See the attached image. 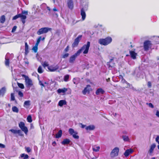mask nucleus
Segmentation results:
<instances>
[{"instance_id": "nucleus-47", "label": "nucleus", "mask_w": 159, "mask_h": 159, "mask_svg": "<svg viewBox=\"0 0 159 159\" xmlns=\"http://www.w3.org/2000/svg\"><path fill=\"white\" fill-rule=\"evenodd\" d=\"M18 95L20 96V97H22L23 96V93L21 92L20 91H19L18 92Z\"/></svg>"}, {"instance_id": "nucleus-42", "label": "nucleus", "mask_w": 159, "mask_h": 159, "mask_svg": "<svg viewBox=\"0 0 159 159\" xmlns=\"http://www.w3.org/2000/svg\"><path fill=\"white\" fill-rule=\"evenodd\" d=\"M123 139L125 141H127L129 140V138L126 136H122Z\"/></svg>"}, {"instance_id": "nucleus-55", "label": "nucleus", "mask_w": 159, "mask_h": 159, "mask_svg": "<svg viewBox=\"0 0 159 159\" xmlns=\"http://www.w3.org/2000/svg\"><path fill=\"white\" fill-rule=\"evenodd\" d=\"M124 80L125 82V83L127 84V85L129 87L130 86V84L129 83H128L127 81H126L125 79H124Z\"/></svg>"}, {"instance_id": "nucleus-57", "label": "nucleus", "mask_w": 159, "mask_h": 159, "mask_svg": "<svg viewBox=\"0 0 159 159\" xmlns=\"http://www.w3.org/2000/svg\"><path fill=\"white\" fill-rule=\"evenodd\" d=\"M39 44V43H38L36 42V43L34 46L37 47H38Z\"/></svg>"}, {"instance_id": "nucleus-54", "label": "nucleus", "mask_w": 159, "mask_h": 159, "mask_svg": "<svg viewBox=\"0 0 159 159\" xmlns=\"http://www.w3.org/2000/svg\"><path fill=\"white\" fill-rule=\"evenodd\" d=\"M156 115L157 117H159V111H157Z\"/></svg>"}, {"instance_id": "nucleus-43", "label": "nucleus", "mask_w": 159, "mask_h": 159, "mask_svg": "<svg viewBox=\"0 0 159 159\" xmlns=\"http://www.w3.org/2000/svg\"><path fill=\"white\" fill-rule=\"evenodd\" d=\"M25 150L28 153L30 152L31 151V149L29 147H25Z\"/></svg>"}, {"instance_id": "nucleus-38", "label": "nucleus", "mask_w": 159, "mask_h": 159, "mask_svg": "<svg viewBox=\"0 0 159 159\" xmlns=\"http://www.w3.org/2000/svg\"><path fill=\"white\" fill-rule=\"evenodd\" d=\"M30 105V101L29 100L26 101L24 102V105L29 106Z\"/></svg>"}, {"instance_id": "nucleus-58", "label": "nucleus", "mask_w": 159, "mask_h": 159, "mask_svg": "<svg viewBox=\"0 0 159 159\" xmlns=\"http://www.w3.org/2000/svg\"><path fill=\"white\" fill-rule=\"evenodd\" d=\"M53 10L54 11H58V10L57 9H56L55 7L53 8Z\"/></svg>"}, {"instance_id": "nucleus-19", "label": "nucleus", "mask_w": 159, "mask_h": 159, "mask_svg": "<svg viewBox=\"0 0 159 159\" xmlns=\"http://www.w3.org/2000/svg\"><path fill=\"white\" fill-rule=\"evenodd\" d=\"M105 93V91L102 88L98 89L96 91L95 93L97 95H98L100 93L103 94Z\"/></svg>"}, {"instance_id": "nucleus-26", "label": "nucleus", "mask_w": 159, "mask_h": 159, "mask_svg": "<svg viewBox=\"0 0 159 159\" xmlns=\"http://www.w3.org/2000/svg\"><path fill=\"white\" fill-rule=\"evenodd\" d=\"M95 128V126L93 125H89L85 127V129L86 130H93Z\"/></svg>"}, {"instance_id": "nucleus-60", "label": "nucleus", "mask_w": 159, "mask_h": 159, "mask_svg": "<svg viewBox=\"0 0 159 159\" xmlns=\"http://www.w3.org/2000/svg\"><path fill=\"white\" fill-rule=\"evenodd\" d=\"M47 9H48L49 11H50L51 10V9H50V7H47Z\"/></svg>"}, {"instance_id": "nucleus-48", "label": "nucleus", "mask_w": 159, "mask_h": 159, "mask_svg": "<svg viewBox=\"0 0 159 159\" xmlns=\"http://www.w3.org/2000/svg\"><path fill=\"white\" fill-rule=\"evenodd\" d=\"M41 36H40L39 37V38L37 40L36 42L38 43H39L41 39Z\"/></svg>"}, {"instance_id": "nucleus-23", "label": "nucleus", "mask_w": 159, "mask_h": 159, "mask_svg": "<svg viewBox=\"0 0 159 159\" xmlns=\"http://www.w3.org/2000/svg\"><path fill=\"white\" fill-rule=\"evenodd\" d=\"M67 90V88H64L62 89H59L57 90L58 93H65L66 92Z\"/></svg>"}, {"instance_id": "nucleus-53", "label": "nucleus", "mask_w": 159, "mask_h": 159, "mask_svg": "<svg viewBox=\"0 0 159 159\" xmlns=\"http://www.w3.org/2000/svg\"><path fill=\"white\" fill-rule=\"evenodd\" d=\"M57 144L56 143L55 141H53L52 142V145L53 146H55Z\"/></svg>"}, {"instance_id": "nucleus-16", "label": "nucleus", "mask_w": 159, "mask_h": 159, "mask_svg": "<svg viewBox=\"0 0 159 159\" xmlns=\"http://www.w3.org/2000/svg\"><path fill=\"white\" fill-rule=\"evenodd\" d=\"M91 87L90 85L88 84L86 86V87H85L84 89L82 91V93L83 94L85 95L87 92L89 93L90 92V90L89 88Z\"/></svg>"}, {"instance_id": "nucleus-5", "label": "nucleus", "mask_w": 159, "mask_h": 159, "mask_svg": "<svg viewBox=\"0 0 159 159\" xmlns=\"http://www.w3.org/2000/svg\"><path fill=\"white\" fill-rule=\"evenodd\" d=\"M51 28L47 27L42 28L38 30L37 32V34L40 35L48 33L49 31H51Z\"/></svg>"}, {"instance_id": "nucleus-59", "label": "nucleus", "mask_w": 159, "mask_h": 159, "mask_svg": "<svg viewBox=\"0 0 159 159\" xmlns=\"http://www.w3.org/2000/svg\"><path fill=\"white\" fill-rule=\"evenodd\" d=\"M107 82H109L110 81V78H109L106 79Z\"/></svg>"}, {"instance_id": "nucleus-20", "label": "nucleus", "mask_w": 159, "mask_h": 159, "mask_svg": "<svg viewBox=\"0 0 159 159\" xmlns=\"http://www.w3.org/2000/svg\"><path fill=\"white\" fill-rule=\"evenodd\" d=\"M133 152L132 149H128L126 150L124 153V155L125 157L128 156L130 153H132Z\"/></svg>"}, {"instance_id": "nucleus-61", "label": "nucleus", "mask_w": 159, "mask_h": 159, "mask_svg": "<svg viewBox=\"0 0 159 159\" xmlns=\"http://www.w3.org/2000/svg\"><path fill=\"white\" fill-rule=\"evenodd\" d=\"M40 85H42V86H43V87H44L45 86L44 85V84H43V83H41V84H40Z\"/></svg>"}, {"instance_id": "nucleus-46", "label": "nucleus", "mask_w": 159, "mask_h": 159, "mask_svg": "<svg viewBox=\"0 0 159 159\" xmlns=\"http://www.w3.org/2000/svg\"><path fill=\"white\" fill-rule=\"evenodd\" d=\"M17 28V27L16 26H14L12 28V30H11V32H14L16 30V29Z\"/></svg>"}, {"instance_id": "nucleus-8", "label": "nucleus", "mask_w": 159, "mask_h": 159, "mask_svg": "<svg viewBox=\"0 0 159 159\" xmlns=\"http://www.w3.org/2000/svg\"><path fill=\"white\" fill-rule=\"evenodd\" d=\"M82 37V35H79L74 40V42L72 44V47L73 48L77 47Z\"/></svg>"}, {"instance_id": "nucleus-44", "label": "nucleus", "mask_w": 159, "mask_h": 159, "mask_svg": "<svg viewBox=\"0 0 159 159\" xmlns=\"http://www.w3.org/2000/svg\"><path fill=\"white\" fill-rule=\"evenodd\" d=\"M69 54L68 53H66L62 55V57L64 58H66L68 57Z\"/></svg>"}, {"instance_id": "nucleus-27", "label": "nucleus", "mask_w": 159, "mask_h": 159, "mask_svg": "<svg viewBox=\"0 0 159 159\" xmlns=\"http://www.w3.org/2000/svg\"><path fill=\"white\" fill-rule=\"evenodd\" d=\"M156 146V145L155 143H153L151 145L149 151V152L150 153H151L153 152L154 149Z\"/></svg>"}, {"instance_id": "nucleus-30", "label": "nucleus", "mask_w": 159, "mask_h": 159, "mask_svg": "<svg viewBox=\"0 0 159 159\" xmlns=\"http://www.w3.org/2000/svg\"><path fill=\"white\" fill-rule=\"evenodd\" d=\"M100 149L99 146L96 147L94 146L92 148V149L93 151L95 152H98L99 151Z\"/></svg>"}, {"instance_id": "nucleus-51", "label": "nucleus", "mask_w": 159, "mask_h": 159, "mask_svg": "<svg viewBox=\"0 0 159 159\" xmlns=\"http://www.w3.org/2000/svg\"><path fill=\"white\" fill-rule=\"evenodd\" d=\"M148 86L150 88L152 86V84L151 82L149 81L148 82Z\"/></svg>"}, {"instance_id": "nucleus-14", "label": "nucleus", "mask_w": 159, "mask_h": 159, "mask_svg": "<svg viewBox=\"0 0 159 159\" xmlns=\"http://www.w3.org/2000/svg\"><path fill=\"white\" fill-rule=\"evenodd\" d=\"M9 131L11 132L12 133L15 134H18V135L20 136H24V134H22V131L20 129L16 130L11 129L9 130Z\"/></svg>"}, {"instance_id": "nucleus-49", "label": "nucleus", "mask_w": 159, "mask_h": 159, "mask_svg": "<svg viewBox=\"0 0 159 159\" xmlns=\"http://www.w3.org/2000/svg\"><path fill=\"white\" fill-rule=\"evenodd\" d=\"M69 46L68 45L64 49V52H67L69 51Z\"/></svg>"}, {"instance_id": "nucleus-7", "label": "nucleus", "mask_w": 159, "mask_h": 159, "mask_svg": "<svg viewBox=\"0 0 159 159\" xmlns=\"http://www.w3.org/2000/svg\"><path fill=\"white\" fill-rule=\"evenodd\" d=\"M19 126L21 130L24 132L26 135H27L28 132V130L27 127L25 126L24 123L23 122H20V123H19Z\"/></svg>"}, {"instance_id": "nucleus-63", "label": "nucleus", "mask_w": 159, "mask_h": 159, "mask_svg": "<svg viewBox=\"0 0 159 159\" xmlns=\"http://www.w3.org/2000/svg\"><path fill=\"white\" fill-rule=\"evenodd\" d=\"M97 158L96 157H93L92 159H96Z\"/></svg>"}, {"instance_id": "nucleus-9", "label": "nucleus", "mask_w": 159, "mask_h": 159, "mask_svg": "<svg viewBox=\"0 0 159 159\" xmlns=\"http://www.w3.org/2000/svg\"><path fill=\"white\" fill-rule=\"evenodd\" d=\"M119 149L117 147H116L114 148L110 153L111 157L113 158L117 156L118 155Z\"/></svg>"}, {"instance_id": "nucleus-40", "label": "nucleus", "mask_w": 159, "mask_h": 159, "mask_svg": "<svg viewBox=\"0 0 159 159\" xmlns=\"http://www.w3.org/2000/svg\"><path fill=\"white\" fill-rule=\"evenodd\" d=\"M38 49V47L35 46L33 47L32 48V50L34 51V52L35 53L37 52Z\"/></svg>"}, {"instance_id": "nucleus-41", "label": "nucleus", "mask_w": 159, "mask_h": 159, "mask_svg": "<svg viewBox=\"0 0 159 159\" xmlns=\"http://www.w3.org/2000/svg\"><path fill=\"white\" fill-rule=\"evenodd\" d=\"M15 100L14 94L13 93H11V101H14Z\"/></svg>"}, {"instance_id": "nucleus-10", "label": "nucleus", "mask_w": 159, "mask_h": 159, "mask_svg": "<svg viewBox=\"0 0 159 159\" xmlns=\"http://www.w3.org/2000/svg\"><path fill=\"white\" fill-rule=\"evenodd\" d=\"M69 134L72 135L73 137L75 139H78L79 138V136L77 135V133L75 132L73 129L70 128L69 129Z\"/></svg>"}, {"instance_id": "nucleus-2", "label": "nucleus", "mask_w": 159, "mask_h": 159, "mask_svg": "<svg viewBox=\"0 0 159 159\" xmlns=\"http://www.w3.org/2000/svg\"><path fill=\"white\" fill-rule=\"evenodd\" d=\"M112 39L110 36H108L104 39H99L98 42L99 44L104 46H107L110 44L112 41Z\"/></svg>"}, {"instance_id": "nucleus-45", "label": "nucleus", "mask_w": 159, "mask_h": 159, "mask_svg": "<svg viewBox=\"0 0 159 159\" xmlns=\"http://www.w3.org/2000/svg\"><path fill=\"white\" fill-rule=\"evenodd\" d=\"M146 104L148 105L150 107H151L152 108H154V106L151 103H146Z\"/></svg>"}, {"instance_id": "nucleus-32", "label": "nucleus", "mask_w": 159, "mask_h": 159, "mask_svg": "<svg viewBox=\"0 0 159 159\" xmlns=\"http://www.w3.org/2000/svg\"><path fill=\"white\" fill-rule=\"evenodd\" d=\"M21 157H24L23 159H27L29 158V156L27 154L25 155L24 153H22L20 155Z\"/></svg>"}, {"instance_id": "nucleus-37", "label": "nucleus", "mask_w": 159, "mask_h": 159, "mask_svg": "<svg viewBox=\"0 0 159 159\" xmlns=\"http://www.w3.org/2000/svg\"><path fill=\"white\" fill-rule=\"evenodd\" d=\"M42 66L44 68H45L46 67H48V66H49L48 62L46 61H45L42 64Z\"/></svg>"}, {"instance_id": "nucleus-13", "label": "nucleus", "mask_w": 159, "mask_h": 159, "mask_svg": "<svg viewBox=\"0 0 159 159\" xmlns=\"http://www.w3.org/2000/svg\"><path fill=\"white\" fill-rule=\"evenodd\" d=\"M59 68V66L58 65L55 66L51 65L48 67V69L51 72H54L57 70Z\"/></svg>"}, {"instance_id": "nucleus-11", "label": "nucleus", "mask_w": 159, "mask_h": 159, "mask_svg": "<svg viewBox=\"0 0 159 159\" xmlns=\"http://www.w3.org/2000/svg\"><path fill=\"white\" fill-rule=\"evenodd\" d=\"M80 55L78 52L77 51L74 54L71 56L69 58V62L70 63H74L77 57Z\"/></svg>"}, {"instance_id": "nucleus-35", "label": "nucleus", "mask_w": 159, "mask_h": 159, "mask_svg": "<svg viewBox=\"0 0 159 159\" xmlns=\"http://www.w3.org/2000/svg\"><path fill=\"white\" fill-rule=\"evenodd\" d=\"M69 78V75H65L64 78V80L65 82H67Z\"/></svg>"}, {"instance_id": "nucleus-31", "label": "nucleus", "mask_w": 159, "mask_h": 159, "mask_svg": "<svg viewBox=\"0 0 159 159\" xmlns=\"http://www.w3.org/2000/svg\"><path fill=\"white\" fill-rule=\"evenodd\" d=\"M12 111L16 113H18L19 112V110L18 108L16 106H14L12 108Z\"/></svg>"}, {"instance_id": "nucleus-62", "label": "nucleus", "mask_w": 159, "mask_h": 159, "mask_svg": "<svg viewBox=\"0 0 159 159\" xmlns=\"http://www.w3.org/2000/svg\"><path fill=\"white\" fill-rule=\"evenodd\" d=\"M45 39V38L44 37H43L42 39L41 38V40H44Z\"/></svg>"}, {"instance_id": "nucleus-15", "label": "nucleus", "mask_w": 159, "mask_h": 159, "mask_svg": "<svg viewBox=\"0 0 159 159\" xmlns=\"http://www.w3.org/2000/svg\"><path fill=\"white\" fill-rule=\"evenodd\" d=\"M113 58L111 59L110 61L107 63V66L109 69H110L114 67L115 63L112 61H113Z\"/></svg>"}, {"instance_id": "nucleus-22", "label": "nucleus", "mask_w": 159, "mask_h": 159, "mask_svg": "<svg viewBox=\"0 0 159 159\" xmlns=\"http://www.w3.org/2000/svg\"><path fill=\"white\" fill-rule=\"evenodd\" d=\"M70 140L68 139H64L61 142V143L64 145L69 144L70 142Z\"/></svg>"}, {"instance_id": "nucleus-17", "label": "nucleus", "mask_w": 159, "mask_h": 159, "mask_svg": "<svg viewBox=\"0 0 159 159\" xmlns=\"http://www.w3.org/2000/svg\"><path fill=\"white\" fill-rule=\"evenodd\" d=\"M81 15L82 16V20H84L86 18V14L83 8H82L81 9Z\"/></svg>"}, {"instance_id": "nucleus-29", "label": "nucleus", "mask_w": 159, "mask_h": 159, "mask_svg": "<svg viewBox=\"0 0 159 159\" xmlns=\"http://www.w3.org/2000/svg\"><path fill=\"white\" fill-rule=\"evenodd\" d=\"M6 20L5 16L4 15L2 16L0 19V22L1 23H3Z\"/></svg>"}, {"instance_id": "nucleus-39", "label": "nucleus", "mask_w": 159, "mask_h": 159, "mask_svg": "<svg viewBox=\"0 0 159 159\" xmlns=\"http://www.w3.org/2000/svg\"><path fill=\"white\" fill-rule=\"evenodd\" d=\"M9 60L8 59H5V64L6 66H9Z\"/></svg>"}, {"instance_id": "nucleus-64", "label": "nucleus", "mask_w": 159, "mask_h": 159, "mask_svg": "<svg viewBox=\"0 0 159 159\" xmlns=\"http://www.w3.org/2000/svg\"><path fill=\"white\" fill-rule=\"evenodd\" d=\"M158 144H159V145L157 146V148L158 149H159V142H158Z\"/></svg>"}, {"instance_id": "nucleus-28", "label": "nucleus", "mask_w": 159, "mask_h": 159, "mask_svg": "<svg viewBox=\"0 0 159 159\" xmlns=\"http://www.w3.org/2000/svg\"><path fill=\"white\" fill-rule=\"evenodd\" d=\"M62 131L60 129L58 132L56 134L55 138L57 139L60 138L62 135Z\"/></svg>"}, {"instance_id": "nucleus-52", "label": "nucleus", "mask_w": 159, "mask_h": 159, "mask_svg": "<svg viewBox=\"0 0 159 159\" xmlns=\"http://www.w3.org/2000/svg\"><path fill=\"white\" fill-rule=\"evenodd\" d=\"M159 136H157V137L156 138V141L158 143V142H159Z\"/></svg>"}, {"instance_id": "nucleus-34", "label": "nucleus", "mask_w": 159, "mask_h": 159, "mask_svg": "<svg viewBox=\"0 0 159 159\" xmlns=\"http://www.w3.org/2000/svg\"><path fill=\"white\" fill-rule=\"evenodd\" d=\"M28 122L29 123H31L32 122V117L31 115H29L27 118Z\"/></svg>"}, {"instance_id": "nucleus-6", "label": "nucleus", "mask_w": 159, "mask_h": 159, "mask_svg": "<svg viewBox=\"0 0 159 159\" xmlns=\"http://www.w3.org/2000/svg\"><path fill=\"white\" fill-rule=\"evenodd\" d=\"M151 42L148 40L145 41L143 43V48L145 51L149 50L152 46Z\"/></svg>"}, {"instance_id": "nucleus-21", "label": "nucleus", "mask_w": 159, "mask_h": 159, "mask_svg": "<svg viewBox=\"0 0 159 159\" xmlns=\"http://www.w3.org/2000/svg\"><path fill=\"white\" fill-rule=\"evenodd\" d=\"M67 104V102L65 100H60L59 102L58 105L61 107H62L64 105H66Z\"/></svg>"}, {"instance_id": "nucleus-12", "label": "nucleus", "mask_w": 159, "mask_h": 159, "mask_svg": "<svg viewBox=\"0 0 159 159\" xmlns=\"http://www.w3.org/2000/svg\"><path fill=\"white\" fill-rule=\"evenodd\" d=\"M67 7L69 9L71 10L73 9L74 4L73 0H67Z\"/></svg>"}, {"instance_id": "nucleus-24", "label": "nucleus", "mask_w": 159, "mask_h": 159, "mask_svg": "<svg viewBox=\"0 0 159 159\" xmlns=\"http://www.w3.org/2000/svg\"><path fill=\"white\" fill-rule=\"evenodd\" d=\"M29 52V46L26 42L25 43V54L26 55Z\"/></svg>"}, {"instance_id": "nucleus-4", "label": "nucleus", "mask_w": 159, "mask_h": 159, "mask_svg": "<svg viewBox=\"0 0 159 159\" xmlns=\"http://www.w3.org/2000/svg\"><path fill=\"white\" fill-rule=\"evenodd\" d=\"M22 77L25 78V84L26 87L30 88L33 85V83L32 80L29 78V77L24 74L21 75Z\"/></svg>"}, {"instance_id": "nucleus-1", "label": "nucleus", "mask_w": 159, "mask_h": 159, "mask_svg": "<svg viewBox=\"0 0 159 159\" xmlns=\"http://www.w3.org/2000/svg\"><path fill=\"white\" fill-rule=\"evenodd\" d=\"M28 11H23L21 13L17 14L13 17L12 20H15L19 18H20L23 24H24L25 22V19L26 18V15L28 14Z\"/></svg>"}, {"instance_id": "nucleus-18", "label": "nucleus", "mask_w": 159, "mask_h": 159, "mask_svg": "<svg viewBox=\"0 0 159 159\" xmlns=\"http://www.w3.org/2000/svg\"><path fill=\"white\" fill-rule=\"evenodd\" d=\"M129 53L131 58L133 59H136V57L137 55V54L135 53L134 51H130Z\"/></svg>"}, {"instance_id": "nucleus-56", "label": "nucleus", "mask_w": 159, "mask_h": 159, "mask_svg": "<svg viewBox=\"0 0 159 159\" xmlns=\"http://www.w3.org/2000/svg\"><path fill=\"white\" fill-rule=\"evenodd\" d=\"M86 126V125H84L82 124H81V128H84V127H85Z\"/></svg>"}, {"instance_id": "nucleus-25", "label": "nucleus", "mask_w": 159, "mask_h": 159, "mask_svg": "<svg viewBox=\"0 0 159 159\" xmlns=\"http://www.w3.org/2000/svg\"><path fill=\"white\" fill-rule=\"evenodd\" d=\"M6 92V88L5 87L2 88L0 89V97L3 96Z\"/></svg>"}, {"instance_id": "nucleus-36", "label": "nucleus", "mask_w": 159, "mask_h": 159, "mask_svg": "<svg viewBox=\"0 0 159 159\" xmlns=\"http://www.w3.org/2000/svg\"><path fill=\"white\" fill-rule=\"evenodd\" d=\"M17 85L18 87L21 89H23L24 88V86L23 84L20 83H17Z\"/></svg>"}, {"instance_id": "nucleus-50", "label": "nucleus", "mask_w": 159, "mask_h": 159, "mask_svg": "<svg viewBox=\"0 0 159 159\" xmlns=\"http://www.w3.org/2000/svg\"><path fill=\"white\" fill-rule=\"evenodd\" d=\"M5 147V146L4 144L1 143H0V148H4Z\"/></svg>"}, {"instance_id": "nucleus-3", "label": "nucleus", "mask_w": 159, "mask_h": 159, "mask_svg": "<svg viewBox=\"0 0 159 159\" xmlns=\"http://www.w3.org/2000/svg\"><path fill=\"white\" fill-rule=\"evenodd\" d=\"M90 42H87V44L84 45L80 49L77 51V52H78L80 54L82 51H83V53L84 54H88L90 46Z\"/></svg>"}, {"instance_id": "nucleus-33", "label": "nucleus", "mask_w": 159, "mask_h": 159, "mask_svg": "<svg viewBox=\"0 0 159 159\" xmlns=\"http://www.w3.org/2000/svg\"><path fill=\"white\" fill-rule=\"evenodd\" d=\"M38 72L40 74H41L43 72V70L42 69V67L41 66H39L38 69Z\"/></svg>"}]
</instances>
